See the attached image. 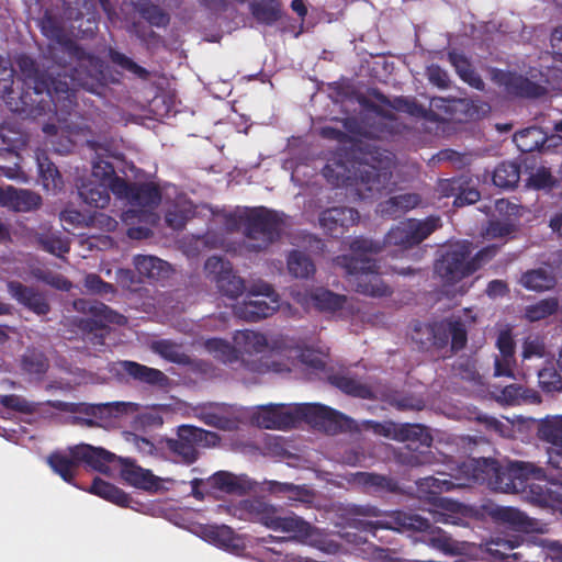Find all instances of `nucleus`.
<instances>
[{"instance_id":"1","label":"nucleus","mask_w":562,"mask_h":562,"mask_svg":"<svg viewBox=\"0 0 562 562\" xmlns=\"http://www.w3.org/2000/svg\"><path fill=\"white\" fill-rule=\"evenodd\" d=\"M40 26L49 41L44 57L59 68L58 77L52 80L57 104L63 112H71L79 89L97 91L103 78V63L70 38L56 16L46 12Z\"/></svg>"},{"instance_id":"2","label":"nucleus","mask_w":562,"mask_h":562,"mask_svg":"<svg viewBox=\"0 0 562 562\" xmlns=\"http://www.w3.org/2000/svg\"><path fill=\"white\" fill-rule=\"evenodd\" d=\"M461 470L474 482L486 485L492 491L507 494L528 493L531 502L541 506L549 505V491L529 483L530 479L547 480L546 470L532 462L508 461L502 464L493 458H472Z\"/></svg>"},{"instance_id":"3","label":"nucleus","mask_w":562,"mask_h":562,"mask_svg":"<svg viewBox=\"0 0 562 562\" xmlns=\"http://www.w3.org/2000/svg\"><path fill=\"white\" fill-rule=\"evenodd\" d=\"M297 422H305L327 435L352 431L357 428L352 418L319 403H303L293 407L271 404L262 409L261 425L267 429H288Z\"/></svg>"},{"instance_id":"4","label":"nucleus","mask_w":562,"mask_h":562,"mask_svg":"<svg viewBox=\"0 0 562 562\" xmlns=\"http://www.w3.org/2000/svg\"><path fill=\"white\" fill-rule=\"evenodd\" d=\"M14 74L15 70L10 63L0 57V99L11 112L31 119L48 114L55 116L70 114V112H63L61 106L57 104V95L53 88L48 89L45 82H34V87H31L26 81V89L15 90Z\"/></svg>"},{"instance_id":"5","label":"nucleus","mask_w":562,"mask_h":562,"mask_svg":"<svg viewBox=\"0 0 562 562\" xmlns=\"http://www.w3.org/2000/svg\"><path fill=\"white\" fill-rule=\"evenodd\" d=\"M227 512L245 521L259 522L273 531L291 535L293 539L306 541L313 536L314 528L295 514L283 515L282 508L260 498H248L227 506Z\"/></svg>"},{"instance_id":"6","label":"nucleus","mask_w":562,"mask_h":562,"mask_svg":"<svg viewBox=\"0 0 562 562\" xmlns=\"http://www.w3.org/2000/svg\"><path fill=\"white\" fill-rule=\"evenodd\" d=\"M411 329L412 341L423 352H441L450 346L454 353L468 344L467 322L460 316L451 315L432 323L414 321Z\"/></svg>"},{"instance_id":"7","label":"nucleus","mask_w":562,"mask_h":562,"mask_svg":"<svg viewBox=\"0 0 562 562\" xmlns=\"http://www.w3.org/2000/svg\"><path fill=\"white\" fill-rule=\"evenodd\" d=\"M322 173L334 187L355 188L361 196H372L385 188L391 172L367 161H353L351 167L340 159L327 162Z\"/></svg>"},{"instance_id":"8","label":"nucleus","mask_w":562,"mask_h":562,"mask_svg":"<svg viewBox=\"0 0 562 562\" xmlns=\"http://www.w3.org/2000/svg\"><path fill=\"white\" fill-rule=\"evenodd\" d=\"M348 514L355 517L353 526L356 528L371 533L374 538H378L380 530L434 532L431 521L417 514L402 510L384 513L370 504L351 505L348 508Z\"/></svg>"},{"instance_id":"9","label":"nucleus","mask_w":562,"mask_h":562,"mask_svg":"<svg viewBox=\"0 0 562 562\" xmlns=\"http://www.w3.org/2000/svg\"><path fill=\"white\" fill-rule=\"evenodd\" d=\"M236 224L251 243L248 248L262 251L281 238L284 214L266 206L245 207L234 214Z\"/></svg>"},{"instance_id":"10","label":"nucleus","mask_w":562,"mask_h":562,"mask_svg":"<svg viewBox=\"0 0 562 562\" xmlns=\"http://www.w3.org/2000/svg\"><path fill=\"white\" fill-rule=\"evenodd\" d=\"M472 459L462 462L458 472L460 476H450L447 479V474L441 473L440 475L443 477H435V476H426L416 481L417 491L422 498L427 499L429 503L435 506L442 508L447 512L435 510L431 513L434 522L440 524H452L457 525V517L452 514L457 512L459 508V504L451 502L450 499L442 497L441 493L449 492L457 487H462L469 485L470 483H476L474 480L461 470V467L464 463L470 462Z\"/></svg>"},{"instance_id":"11","label":"nucleus","mask_w":562,"mask_h":562,"mask_svg":"<svg viewBox=\"0 0 562 562\" xmlns=\"http://www.w3.org/2000/svg\"><path fill=\"white\" fill-rule=\"evenodd\" d=\"M335 262L345 269L348 284L356 292L372 296L383 297L392 294L378 271V265L370 257L337 256Z\"/></svg>"},{"instance_id":"12","label":"nucleus","mask_w":562,"mask_h":562,"mask_svg":"<svg viewBox=\"0 0 562 562\" xmlns=\"http://www.w3.org/2000/svg\"><path fill=\"white\" fill-rule=\"evenodd\" d=\"M220 440V436L214 431L192 425H180L177 428V438H164L165 461L191 465L199 459L200 447H214Z\"/></svg>"},{"instance_id":"13","label":"nucleus","mask_w":562,"mask_h":562,"mask_svg":"<svg viewBox=\"0 0 562 562\" xmlns=\"http://www.w3.org/2000/svg\"><path fill=\"white\" fill-rule=\"evenodd\" d=\"M74 308L77 312L89 314L92 318H77L75 324L82 331L88 334L93 345H104L106 326L104 323L125 325L127 318L97 300L77 299L74 301Z\"/></svg>"},{"instance_id":"14","label":"nucleus","mask_w":562,"mask_h":562,"mask_svg":"<svg viewBox=\"0 0 562 562\" xmlns=\"http://www.w3.org/2000/svg\"><path fill=\"white\" fill-rule=\"evenodd\" d=\"M472 243L457 241L447 247L435 263V271L446 283H457L475 272L471 262Z\"/></svg>"},{"instance_id":"15","label":"nucleus","mask_w":562,"mask_h":562,"mask_svg":"<svg viewBox=\"0 0 562 562\" xmlns=\"http://www.w3.org/2000/svg\"><path fill=\"white\" fill-rule=\"evenodd\" d=\"M0 139L5 145L0 148V159H10L11 165L0 166V176L8 179H19L24 172L21 169V156L19 150L27 143V135L22 131L16 121L7 120L0 124Z\"/></svg>"},{"instance_id":"16","label":"nucleus","mask_w":562,"mask_h":562,"mask_svg":"<svg viewBox=\"0 0 562 562\" xmlns=\"http://www.w3.org/2000/svg\"><path fill=\"white\" fill-rule=\"evenodd\" d=\"M440 226L438 216H429L423 221L415 218L402 221L387 232L384 244L404 249L412 248L425 240Z\"/></svg>"},{"instance_id":"17","label":"nucleus","mask_w":562,"mask_h":562,"mask_svg":"<svg viewBox=\"0 0 562 562\" xmlns=\"http://www.w3.org/2000/svg\"><path fill=\"white\" fill-rule=\"evenodd\" d=\"M251 295H261L263 299H249L234 306V314L247 322H258L271 316L279 308V301L274 296L272 285L262 283L251 291Z\"/></svg>"},{"instance_id":"18","label":"nucleus","mask_w":562,"mask_h":562,"mask_svg":"<svg viewBox=\"0 0 562 562\" xmlns=\"http://www.w3.org/2000/svg\"><path fill=\"white\" fill-rule=\"evenodd\" d=\"M493 78L508 94L518 98L537 99L546 95L548 91L543 85L515 71L496 70Z\"/></svg>"},{"instance_id":"19","label":"nucleus","mask_w":562,"mask_h":562,"mask_svg":"<svg viewBox=\"0 0 562 562\" xmlns=\"http://www.w3.org/2000/svg\"><path fill=\"white\" fill-rule=\"evenodd\" d=\"M67 20L77 22L78 32L92 36L98 30L99 12L92 0H63Z\"/></svg>"},{"instance_id":"20","label":"nucleus","mask_w":562,"mask_h":562,"mask_svg":"<svg viewBox=\"0 0 562 562\" xmlns=\"http://www.w3.org/2000/svg\"><path fill=\"white\" fill-rule=\"evenodd\" d=\"M359 218V212L353 207L334 206L321 212L318 223L328 236L339 238L349 227L357 224Z\"/></svg>"},{"instance_id":"21","label":"nucleus","mask_w":562,"mask_h":562,"mask_svg":"<svg viewBox=\"0 0 562 562\" xmlns=\"http://www.w3.org/2000/svg\"><path fill=\"white\" fill-rule=\"evenodd\" d=\"M348 482L362 493L375 497L395 494L400 491V484L396 479L374 472L351 473Z\"/></svg>"},{"instance_id":"22","label":"nucleus","mask_w":562,"mask_h":562,"mask_svg":"<svg viewBox=\"0 0 562 562\" xmlns=\"http://www.w3.org/2000/svg\"><path fill=\"white\" fill-rule=\"evenodd\" d=\"M121 477L131 486L147 492H157L161 486L160 477L151 470L144 469L132 458L119 457Z\"/></svg>"},{"instance_id":"23","label":"nucleus","mask_w":562,"mask_h":562,"mask_svg":"<svg viewBox=\"0 0 562 562\" xmlns=\"http://www.w3.org/2000/svg\"><path fill=\"white\" fill-rule=\"evenodd\" d=\"M205 269L216 273V286L223 295L229 299H237L244 293V280L236 276L232 269H226L225 262L221 257L212 256L207 258Z\"/></svg>"},{"instance_id":"24","label":"nucleus","mask_w":562,"mask_h":562,"mask_svg":"<svg viewBox=\"0 0 562 562\" xmlns=\"http://www.w3.org/2000/svg\"><path fill=\"white\" fill-rule=\"evenodd\" d=\"M42 196L29 189L12 186L0 187V206L16 213L36 211L42 206Z\"/></svg>"},{"instance_id":"25","label":"nucleus","mask_w":562,"mask_h":562,"mask_svg":"<svg viewBox=\"0 0 562 562\" xmlns=\"http://www.w3.org/2000/svg\"><path fill=\"white\" fill-rule=\"evenodd\" d=\"M69 453L75 460H79V464L85 463L87 467L101 473H108L110 471V463L117 460L114 453L88 443H80L69 448Z\"/></svg>"},{"instance_id":"26","label":"nucleus","mask_w":562,"mask_h":562,"mask_svg":"<svg viewBox=\"0 0 562 562\" xmlns=\"http://www.w3.org/2000/svg\"><path fill=\"white\" fill-rule=\"evenodd\" d=\"M10 295L25 308L37 315H46L50 305L46 296L33 286H27L20 281H10L7 284Z\"/></svg>"},{"instance_id":"27","label":"nucleus","mask_w":562,"mask_h":562,"mask_svg":"<svg viewBox=\"0 0 562 562\" xmlns=\"http://www.w3.org/2000/svg\"><path fill=\"white\" fill-rule=\"evenodd\" d=\"M77 191L80 199L91 207L104 209L110 203V193L106 190V182H100L83 177L77 182Z\"/></svg>"},{"instance_id":"28","label":"nucleus","mask_w":562,"mask_h":562,"mask_svg":"<svg viewBox=\"0 0 562 562\" xmlns=\"http://www.w3.org/2000/svg\"><path fill=\"white\" fill-rule=\"evenodd\" d=\"M440 190L446 196H454L453 205L461 207L477 202L481 193L477 189L469 187L461 179H446L440 182Z\"/></svg>"},{"instance_id":"29","label":"nucleus","mask_w":562,"mask_h":562,"mask_svg":"<svg viewBox=\"0 0 562 562\" xmlns=\"http://www.w3.org/2000/svg\"><path fill=\"white\" fill-rule=\"evenodd\" d=\"M134 267L140 279L149 281H159L168 278L171 267L158 257L149 255H136L133 259Z\"/></svg>"},{"instance_id":"30","label":"nucleus","mask_w":562,"mask_h":562,"mask_svg":"<svg viewBox=\"0 0 562 562\" xmlns=\"http://www.w3.org/2000/svg\"><path fill=\"white\" fill-rule=\"evenodd\" d=\"M207 483L212 488L237 495H244L252 487L246 476L235 475L226 471L215 472L207 479Z\"/></svg>"},{"instance_id":"31","label":"nucleus","mask_w":562,"mask_h":562,"mask_svg":"<svg viewBox=\"0 0 562 562\" xmlns=\"http://www.w3.org/2000/svg\"><path fill=\"white\" fill-rule=\"evenodd\" d=\"M124 371L142 383L165 389L169 385V378L160 370L149 368L135 361H124Z\"/></svg>"},{"instance_id":"32","label":"nucleus","mask_w":562,"mask_h":562,"mask_svg":"<svg viewBox=\"0 0 562 562\" xmlns=\"http://www.w3.org/2000/svg\"><path fill=\"white\" fill-rule=\"evenodd\" d=\"M549 426L552 424L544 418L539 427L541 438L551 443L547 449L548 464L562 471V431Z\"/></svg>"},{"instance_id":"33","label":"nucleus","mask_w":562,"mask_h":562,"mask_svg":"<svg viewBox=\"0 0 562 562\" xmlns=\"http://www.w3.org/2000/svg\"><path fill=\"white\" fill-rule=\"evenodd\" d=\"M88 492L121 507H131L133 503L132 497L126 492L100 477L92 481Z\"/></svg>"},{"instance_id":"34","label":"nucleus","mask_w":562,"mask_h":562,"mask_svg":"<svg viewBox=\"0 0 562 562\" xmlns=\"http://www.w3.org/2000/svg\"><path fill=\"white\" fill-rule=\"evenodd\" d=\"M420 202L422 199L417 193H402L381 202L379 211L383 216L397 217L415 209Z\"/></svg>"},{"instance_id":"35","label":"nucleus","mask_w":562,"mask_h":562,"mask_svg":"<svg viewBox=\"0 0 562 562\" xmlns=\"http://www.w3.org/2000/svg\"><path fill=\"white\" fill-rule=\"evenodd\" d=\"M396 441H409V445L419 443L422 447L429 449L432 443V436L428 428L422 424H397L395 431Z\"/></svg>"},{"instance_id":"36","label":"nucleus","mask_w":562,"mask_h":562,"mask_svg":"<svg viewBox=\"0 0 562 562\" xmlns=\"http://www.w3.org/2000/svg\"><path fill=\"white\" fill-rule=\"evenodd\" d=\"M520 284L535 292H544L555 286L557 280L551 271L546 268L530 269L524 272L519 280Z\"/></svg>"},{"instance_id":"37","label":"nucleus","mask_w":562,"mask_h":562,"mask_svg":"<svg viewBox=\"0 0 562 562\" xmlns=\"http://www.w3.org/2000/svg\"><path fill=\"white\" fill-rule=\"evenodd\" d=\"M161 201V192L159 188L153 183L134 184L131 195L130 204L140 209L151 210Z\"/></svg>"},{"instance_id":"38","label":"nucleus","mask_w":562,"mask_h":562,"mask_svg":"<svg viewBox=\"0 0 562 562\" xmlns=\"http://www.w3.org/2000/svg\"><path fill=\"white\" fill-rule=\"evenodd\" d=\"M370 94L380 103L390 106L397 112H404L413 116H424L425 114L424 106L419 104L415 99L400 95L391 100L379 89H372Z\"/></svg>"},{"instance_id":"39","label":"nucleus","mask_w":562,"mask_h":562,"mask_svg":"<svg viewBox=\"0 0 562 562\" xmlns=\"http://www.w3.org/2000/svg\"><path fill=\"white\" fill-rule=\"evenodd\" d=\"M514 143L521 153H542L546 144V132L538 126H530L521 130L514 135Z\"/></svg>"},{"instance_id":"40","label":"nucleus","mask_w":562,"mask_h":562,"mask_svg":"<svg viewBox=\"0 0 562 562\" xmlns=\"http://www.w3.org/2000/svg\"><path fill=\"white\" fill-rule=\"evenodd\" d=\"M37 166L42 184L46 191L59 192L64 187L63 176L46 155L37 156Z\"/></svg>"},{"instance_id":"41","label":"nucleus","mask_w":562,"mask_h":562,"mask_svg":"<svg viewBox=\"0 0 562 562\" xmlns=\"http://www.w3.org/2000/svg\"><path fill=\"white\" fill-rule=\"evenodd\" d=\"M249 9L255 20L265 25H273L282 16L279 0L252 1Z\"/></svg>"},{"instance_id":"42","label":"nucleus","mask_w":562,"mask_h":562,"mask_svg":"<svg viewBox=\"0 0 562 562\" xmlns=\"http://www.w3.org/2000/svg\"><path fill=\"white\" fill-rule=\"evenodd\" d=\"M450 59L459 77L470 87L483 91L485 83L470 60L463 55L450 54Z\"/></svg>"},{"instance_id":"43","label":"nucleus","mask_w":562,"mask_h":562,"mask_svg":"<svg viewBox=\"0 0 562 562\" xmlns=\"http://www.w3.org/2000/svg\"><path fill=\"white\" fill-rule=\"evenodd\" d=\"M49 368L45 353L36 348H27L21 357V369L30 375H44Z\"/></svg>"},{"instance_id":"44","label":"nucleus","mask_w":562,"mask_h":562,"mask_svg":"<svg viewBox=\"0 0 562 562\" xmlns=\"http://www.w3.org/2000/svg\"><path fill=\"white\" fill-rule=\"evenodd\" d=\"M520 179V167L514 161H503L493 171V183L503 189L514 188Z\"/></svg>"},{"instance_id":"45","label":"nucleus","mask_w":562,"mask_h":562,"mask_svg":"<svg viewBox=\"0 0 562 562\" xmlns=\"http://www.w3.org/2000/svg\"><path fill=\"white\" fill-rule=\"evenodd\" d=\"M328 380L330 384L348 395L368 400L373 397V392L369 386H366L359 383L357 380L345 374H331L328 376Z\"/></svg>"},{"instance_id":"46","label":"nucleus","mask_w":562,"mask_h":562,"mask_svg":"<svg viewBox=\"0 0 562 562\" xmlns=\"http://www.w3.org/2000/svg\"><path fill=\"white\" fill-rule=\"evenodd\" d=\"M35 238L43 250L57 257H61L70 250L68 239L63 237L59 232L45 231L36 234Z\"/></svg>"},{"instance_id":"47","label":"nucleus","mask_w":562,"mask_h":562,"mask_svg":"<svg viewBox=\"0 0 562 562\" xmlns=\"http://www.w3.org/2000/svg\"><path fill=\"white\" fill-rule=\"evenodd\" d=\"M288 270L295 278L308 279L315 273V265L303 251L292 250L288 256Z\"/></svg>"},{"instance_id":"48","label":"nucleus","mask_w":562,"mask_h":562,"mask_svg":"<svg viewBox=\"0 0 562 562\" xmlns=\"http://www.w3.org/2000/svg\"><path fill=\"white\" fill-rule=\"evenodd\" d=\"M48 464L55 473H57L65 482L72 483L75 479V469L79 465V460H75L74 457H69L54 452L48 457Z\"/></svg>"},{"instance_id":"49","label":"nucleus","mask_w":562,"mask_h":562,"mask_svg":"<svg viewBox=\"0 0 562 562\" xmlns=\"http://www.w3.org/2000/svg\"><path fill=\"white\" fill-rule=\"evenodd\" d=\"M312 300L314 306L322 312H336L341 310L346 304V296L336 294L329 290L317 289L313 295Z\"/></svg>"},{"instance_id":"50","label":"nucleus","mask_w":562,"mask_h":562,"mask_svg":"<svg viewBox=\"0 0 562 562\" xmlns=\"http://www.w3.org/2000/svg\"><path fill=\"white\" fill-rule=\"evenodd\" d=\"M434 454L429 449L416 450L412 445H407L404 449L396 453V461L404 467L417 468L431 463Z\"/></svg>"},{"instance_id":"51","label":"nucleus","mask_w":562,"mask_h":562,"mask_svg":"<svg viewBox=\"0 0 562 562\" xmlns=\"http://www.w3.org/2000/svg\"><path fill=\"white\" fill-rule=\"evenodd\" d=\"M559 308L557 297H547L538 301L536 304L528 305L525 310V317L529 322H539L551 315H554Z\"/></svg>"},{"instance_id":"52","label":"nucleus","mask_w":562,"mask_h":562,"mask_svg":"<svg viewBox=\"0 0 562 562\" xmlns=\"http://www.w3.org/2000/svg\"><path fill=\"white\" fill-rule=\"evenodd\" d=\"M236 345L240 346L246 352H261L268 346L265 335L245 329L237 331L234 337Z\"/></svg>"},{"instance_id":"53","label":"nucleus","mask_w":562,"mask_h":562,"mask_svg":"<svg viewBox=\"0 0 562 562\" xmlns=\"http://www.w3.org/2000/svg\"><path fill=\"white\" fill-rule=\"evenodd\" d=\"M132 441L136 450L146 457H151L157 460L166 459L165 456V447H164V438L158 439L156 442L151 441L146 437L138 436L136 434H132Z\"/></svg>"},{"instance_id":"54","label":"nucleus","mask_w":562,"mask_h":562,"mask_svg":"<svg viewBox=\"0 0 562 562\" xmlns=\"http://www.w3.org/2000/svg\"><path fill=\"white\" fill-rule=\"evenodd\" d=\"M205 347L210 352L214 353L215 358L224 363H233L238 360V350L224 339H207Z\"/></svg>"},{"instance_id":"55","label":"nucleus","mask_w":562,"mask_h":562,"mask_svg":"<svg viewBox=\"0 0 562 562\" xmlns=\"http://www.w3.org/2000/svg\"><path fill=\"white\" fill-rule=\"evenodd\" d=\"M109 57L113 64L128 71L134 77L142 80H148L150 78V72L146 68L142 67L123 53H120L115 49H110Z\"/></svg>"},{"instance_id":"56","label":"nucleus","mask_w":562,"mask_h":562,"mask_svg":"<svg viewBox=\"0 0 562 562\" xmlns=\"http://www.w3.org/2000/svg\"><path fill=\"white\" fill-rule=\"evenodd\" d=\"M538 383L546 393L562 391V376L553 366L544 367L538 372Z\"/></svg>"},{"instance_id":"57","label":"nucleus","mask_w":562,"mask_h":562,"mask_svg":"<svg viewBox=\"0 0 562 562\" xmlns=\"http://www.w3.org/2000/svg\"><path fill=\"white\" fill-rule=\"evenodd\" d=\"M386 402L398 411H420L424 408V401L412 394L393 392L386 396Z\"/></svg>"},{"instance_id":"58","label":"nucleus","mask_w":562,"mask_h":562,"mask_svg":"<svg viewBox=\"0 0 562 562\" xmlns=\"http://www.w3.org/2000/svg\"><path fill=\"white\" fill-rule=\"evenodd\" d=\"M18 65L21 68V70L26 74V78L23 82L24 89H26L25 82L27 81L29 86L34 87V82H45L47 85L48 89H52V80L58 77V72L56 76H49L47 79H43L38 76H32L33 74L37 72V69L35 67V63L32 58L27 56H21L18 60Z\"/></svg>"},{"instance_id":"59","label":"nucleus","mask_w":562,"mask_h":562,"mask_svg":"<svg viewBox=\"0 0 562 562\" xmlns=\"http://www.w3.org/2000/svg\"><path fill=\"white\" fill-rule=\"evenodd\" d=\"M269 491L273 494H285L290 499L303 501L308 496V491L300 485L293 483H281L278 481L268 482Z\"/></svg>"},{"instance_id":"60","label":"nucleus","mask_w":562,"mask_h":562,"mask_svg":"<svg viewBox=\"0 0 562 562\" xmlns=\"http://www.w3.org/2000/svg\"><path fill=\"white\" fill-rule=\"evenodd\" d=\"M116 175L114 166L106 159L97 157L92 162V171L89 179L100 182H109Z\"/></svg>"},{"instance_id":"61","label":"nucleus","mask_w":562,"mask_h":562,"mask_svg":"<svg viewBox=\"0 0 562 562\" xmlns=\"http://www.w3.org/2000/svg\"><path fill=\"white\" fill-rule=\"evenodd\" d=\"M85 286L93 294L113 295L116 290L112 283L105 282L99 274L90 273L85 278Z\"/></svg>"},{"instance_id":"62","label":"nucleus","mask_w":562,"mask_h":562,"mask_svg":"<svg viewBox=\"0 0 562 562\" xmlns=\"http://www.w3.org/2000/svg\"><path fill=\"white\" fill-rule=\"evenodd\" d=\"M557 180L551 175V171L546 167H540L527 179V186L536 190L551 189Z\"/></svg>"},{"instance_id":"63","label":"nucleus","mask_w":562,"mask_h":562,"mask_svg":"<svg viewBox=\"0 0 562 562\" xmlns=\"http://www.w3.org/2000/svg\"><path fill=\"white\" fill-rule=\"evenodd\" d=\"M0 404L8 409L24 414H31L35 411L33 403L16 394L1 396Z\"/></svg>"},{"instance_id":"64","label":"nucleus","mask_w":562,"mask_h":562,"mask_svg":"<svg viewBox=\"0 0 562 562\" xmlns=\"http://www.w3.org/2000/svg\"><path fill=\"white\" fill-rule=\"evenodd\" d=\"M142 16L154 26L168 25L170 18L162 9L156 4L144 5L140 10Z\"/></svg>"}]
</instances>
